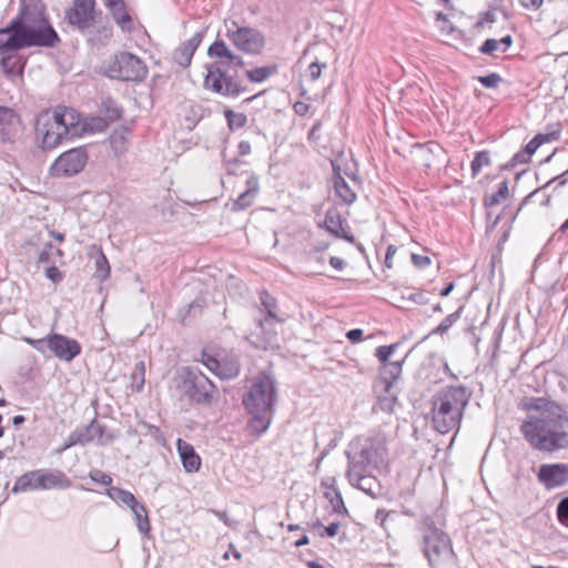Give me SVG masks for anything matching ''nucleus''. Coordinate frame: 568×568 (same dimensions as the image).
Here are the masks:
<instances>
[{"instance_id": "f257e3e1", "label": "nucleus", "mask_w": 568, "mask_h": 568, "mask_svg": "<svg viewBox=\"0 0 568 568\" xmlns=\"http://www.w3.org/2000/svg\"><path fill=\"white\" fill-rule=\"evenodd\" d=\"M520 433L536 450L551 454L568 448V413L554 406L544 417L528 415L520 424Z\"/></svg>"}, {"instance_id": "f03ea898", "label": "nucleus", "mask_w": 568, "mask_h": 568, "mask_svg": "<svg viewBox=\"0 0 568 568\" xmlns=\"http://www.w3.org/2000/svg\"><path fill=\"white\" fill-rule=\"evenodd\" d=\"M276 402V382L271 375L260 374L251 381L242 397V404L251 415L246 424V429L251 435L260 437L268 429Z\"/></svg>"}, {"instance_id": "7ed1b4c3", "label": "nucleus", "mask_w": 568, "mask_h": 568, "mask_svg": "<svg viewBox=\"0 0 568 568\" xmlns=\"http://www.w3.org/2000/svg\"><path fill=\"white\" fill-rule=\"evenodd\" d=\"M81 115L73 109L58 106L42 111L36 119V141L44 151L53 150L78 134Z\"/></svg>"}, {"instance_id": "20e7f679", "label": "nucleus", "mask_w": 568, "mask_h": 568, "mask_svg": "<svg viewBox=\"0 0 568 568\" xmlns=\"http://www.w3.org/2000/svg\"><path fill=\"white\" fill-rule=\"evenodd\" d=\"M468 402L469 393L464 386L442 390L433 402L434 428L440 434H446L457 427Z\"/></svg>"}, {"instance_id": "39448f33", "label": "nucleus", "mask_w": 568, "mask_h": 568, "mask_svg": "<svg viewBox=\"0 0 568 568\" xmlns=\"http://www.w3.org/2000/svg\"><path fill=\"white\" fill-rule=\"evenodd\" d=\"M16 22V37L11 39L13 47H20V49L29 47L53 48L60 42L58 33L44 19L37 24H32L23 18L17 17Z\"/></svg>"}, {"instance_id": "423d86ee", "label": "nucleus", "mask_w": 568, "mask_h": 568, "mask_svg": "<svg viewBox=\"0 0 568 568\" xmlns=\"http://www.w3.org/2000/svg\"><path fill=\"white\" fill-rule=\"evenodd\" d=\"M23 339L42 355L51 354L64 362H71L81 353L80 343L62 334H50L38 339L31 337Z\"/></svg>"}, {"instance_id": "0eeeda50", "label": "nucleus", "mask_w": 568, "mask_h": 568, "mask_svg": "<svg viewBox=\"0 0 568 568\" xmlns=\"http://www.w3.org/2000/svg\"><path fill=\"white\" fill-rule=\"evenodd\" d=\"M148 73L145 63L130 52L115 54L106 69L108 77L122 81H142Z\"/></svg>"}, {"instance_id": "6e6552de", "label": "nucleus", "mask_w": 568, "mask_h": 568, "mask_svg": "<svg viewBox=\"0 0 568 568\" xmlns=\"http://www.w3.org/2000/svg\"><path fill=\"white\" fill-rule=\"evenodd\" d=\"M227 39L241 51L248 54H258L265 45V38L261 31L250 27H239L235 21L226 24Z\"/></svg>"}, {"instance_id": "1a4fd4ad", "label": "nucleus", "mask_w": 568, "mask_h": 568, "mask_svg": "<svg viewBox=\"0 0 568 568\" xmlns=\"http://www.w3.org/2000/svg\"><path fill=\"white\" fill-rule=\"evenodd\" d=\"M88 159L84 146L70 149L54 160L50 166V174L54 178L74 176L85 168Z\"/></svg>"}, {"instance_id": "9d476101", "label": "nucleus", "mask_w": 568, "mask_h": 568, "mask_svg": "<svg viewBox=\"0 0 568 568\" xmlns=\"http://www.w3.org/2000/svg\"><path fill=\"white\" fill-rule=\"evenodd\" d=\"M95 0H73L65 10V21L81 33H91L97 23Z\"/></svg>"}, {"instance_id": "9b49d317", "label": "nucleus", "mask_w": 568, "mask_h": 568, "mask_svg": "<svg viewBox=\"0 0 568 568\" xmlns=\"http://www.w3.org/2000/svg\"><path fill=\"white\" fill-rule=\"evenodd\" d=\"M428 531H432L433 537L437 538L436 542L430 544L432 536L428 535V564L432 568H442L452 565L454 554L448 535L439 531L437 528H433L429 524Z\"/></svg>"}, {"instance_id": "f8f14e48", "label": "nucleus", "mask_w": 568, "mask_h": 568, "mask_svg": "<svg viewBox=\"0 0 568 568\" xmlns=\"http://www.w3.org/2000/svg\"><path fill=\"white\" fill-rule=\"evenodd\" d=\"M186 393L197 404H211L215 394L214 384L199 369L187 371L184 382Z\"/></svg>"}, {"instance_id": "ddd939ff", "label": "nucleus", "mask_w": 568, "mask_h": 568, "mask_svg": "<svg viewBox=\"0 0 568 568\" xmlns=\"http://www.w3.org/2000/svg\"><path fill=\"white\" fill-rule=\"evenodd\" d=\"M204 87L215 93L227 97H237L244 90L224 72H222L221 69L215 64L207 67V74L204 79Z\"/></svg>"}, {"instance_id": "4468645a", "label": "nucleus", "mask_w": 568, "mask_h": 568, "mask_svg": "<svg viewBox=\"0 0 568 568\" xmlns=\"http://www.w3.org/2000/svg\"><path fill=\"white\" fill-rule=\"evenodd\" d=\"M537 479L547 490L562 487L568 483V464H542L539 466Z\"/></svg>"}, {"instance_id": "2eb2a0df", "label": "nucleus", "mask_w": 568, "mask_h": 568, "mask_svg": "<svg viewBox=\"0 0 568 568\" xmlns=\"http://www.w3.org/2000/svg\"><path fill=\"white\" fill-rule=\"evenodd\" d=\"M36 470L41 490L67 489L72 485L71 480L60 469L41 468Z\"/></svg>"}, {"instance_id": "dca6fc26", "label": "nucleus", "mask_w": 568, "mask_h": 568, "mask_svg": "<svg viewBox=\"0 0 568 568\" xmlns=\"http://www.w3.org/2000/svg\"><path fill=\"white\" fill-rule=\"evenodd\" d=\"M385 452V446L381 440L368 438L363 443L359 452L355 453V455L366 464L377 468L384 463Z\"/></svg>"}, {"instance_id": "f3484780", "label": "nucleus", "mask_w": 568, "mask_h": 568, "mask_svg": "<svg viewBox=\"0 0 568 568\" xmlns=\"http://www.w3.org/2000/svg\"><path fill=\"white\" fill-rule=\"evenodd\" d=\"M204 37V31L196 32L191 39L181 43L174 51L173 59L181 67H189Z\"/></svg>"}, {"instance_id": "a211bd4d", "label": "nucleus", "mask_w": 568, "mask_h": 568, "mask_svg": "<svg viewBox=\"0 0 568 568\" xmlns=\"http://www.w3.org/2000/svg\"><path fill=\"white\" fill-rule=\"evenodd\" d=\"M332 183L336 196L339 197L343 203L349 205L356 201L357 195L354 186L346 182L344 175L342 174L341 168L334 163Z\"/></svg>"}, {"instance_id": "6ab92c4d", "label": "nucleus", "mask_w": 568, "mask_h": 568, "mask_svg": "<svg viewBox=\"0 0 568 568\" xmlns=\"http://www.w3.org/2000/svg\"><path fill=\"white\" fill-rule=\"evenodd\" d=\"M207 55L219 59L223 65H243V59L234 54L223 40L214 41L207 49Z\"/></svg>"}, {"instance_id": "aec40b11", "label": "nucleus", "mask_w": 568, "mask_h": 568, "mask_svg": "<svg viewBox=\"0 0 568 568\" xmlns=\"http://www.w3.org/2000/svg\"><path fill=\"white\" fill-rule=\"evenodd\" d=\"M383 369L381 372L379 378L376 381L374 385L375 392H378L379 388L385 393H389V389L393 388L394 382L398 378L402 372V361L388 362L383 364Z\"/></svg>"}, {"instance_id": "412c9836", "label": "nucleus", "mask_w": 568, "mask_h": 568, "mask_svg": "<svg viewBox=\"0 0 568 568\" xmlns=\"http://www.w3.org/2000/svg\"><path fill=\"white\" fill-rule=\"evenodd\" d=\"M178 453L180 455L183 468L187 473H195L201 467V458L195 453L194 447L187 442L179 438L176 442Z\"/></svg>"}, {"instance_id": "4be33fe9", "label": "nucleus", "mask_w": 568, "mask_h": 568, "mask_svg": "<svg viewBox=\"0 0 568 568\" xmlns=\"http://www.w3.org/2000/svg\"><path fill=\"white\" fill-rule=\"evenodd\" d=\"M105 8L110 11L112 18L116 22V24L123 31L132 30V19L125 9V3L123 0H102Z\"/></svg>"}, {"instance_id": "5701e85b", "label": "nucleus", "mask_w": 568, "mask_h": 568, "mask_svg": "<svg viewBox=\"0 0 568 568\" xmlns=\"http://www.w3.org/2000/svg\"><path fill=\"white\" fill-rule=\"evenodd\" d=\"M324 225L327 232L334 234L337 237L345 239L348 242H354V236L343 227V220L341 213L336 209H328L325 214Z\"/></svg>"}, {"instance_id": "b1692460", "label": "nucleus", "mask_w": 568, "mask_h": 568, "mask_svg": "<svg viewBox=\"0 0 568 568\" xmlns=\"http://www.w3.org/2000/svg\"><path fill=\"white\" fill-rule=\"evenodd\" d=\"M0 65L3 72L9 77H18L22 74L26 61L18 51H7L1 53Z\"/></svg>"}, {"instance_id": "393cba45", "label": "nucleus", "mask_w": 568, "mask_h": 568, "mask_svg": "<svg viewBox=\"0 0 568 568\" xmlns=\"http://www.w3.org/2000/svg\"><path fill=\"white\" fill-rule=\"evenodd\" d=\"M258 179L250 176L246 180V190L242 192L233 203L234 211H242L247 209L258 193Z\"/></svg>"}, {"instance_id": "a878e982", "label": "nucleus", "mask_w": 568, "mask_h": 568, "mask_svg": "<svg viewBox=\"0 0 568 568\" xmlns=\"http://www.w3.org/2000/svg\"><path fill=\"white\" fill-rule=\"evenodd\" d=\"M19 123L18 114L10 108L0 105V130L3 142L11 141V128Z\"/></svg>"}, {"instance_id": "bb28decb", "label": "nucleus", "mask_w": 568, "mask_h": 568, "mask_svg": "<svg viewBox=\"0 0 568 568\" xmlns=\"http://www.w3.org/2000/svg\"><path fill=\"white\" fill-rule=\"evenodd\" d=\"M89 255L94 258L97 277L101 281H105L110 276L111 267L102 248L98 245H92Z\"/></svg>"}, {"instance_id": "cd10ccee", "label": "nucleus", "mask_w": 568, "mask_h": 568, "mask_svg": "<svg viewBox=\"0 0 568 568\" xmlns=\"http://www.w3.org/2000/svg\"><path fill=\"white\" fill-rule=\"evenodd\" d=\"M260 300H261V304H262L263 308L266 312V317L258 321V325H260L261 329H264V326L266 324H268L270 321H274L277 323L283 321L276 314V308H277L276 300L271 294H268L266 291H263L260 294Z\"/></svg>"}, {"instance_id": "c85d7f7f", "label": "nucleus", "mask_w": 568, "mask_h": 568, "mask_svg": "<svg viewBox=\"0 0 568 568\" xmlns=\"http://www.w3.org/2000/svg\"><path fill=\"white\" fill-rule=\"evenodd\" d=\"M560 134L561 130L559 125L549 130L547 133H538L525 145L524 150L532 156L541 144L559 140Z\"/></svg>"}, {"instance_id": "c756f323", "label": "nucleus", "mask_w": 568, "mask_h": 568, "mask_svg": "<svg viewBox=\"0 0 568 568\" xmlns=\"http://www.w3.org/2000/svg\"><path fill=\"white\" fill-rule=\"evenodd\" d=\"M97 429L95 425H88L85 427L77 428L71 432L67 437V440L62 447V450H65L75 445H85L92 440V430Z\"/></svg>"}, {"instance_id": "7c9ffc66", "label": "nucleus", "mask_w": 568, "mask_h": 568, "mask_svg": "<svg viewBox=\"0 0 568 568\" xmlns=\"http://www.w3.org/2000/svg\"><path fill=\"white\" fill-rule=\"evenodd\" d=\"M32 490H41L38 484L37 470H30L19 476L11 491L13 494H21Z\"/></svg>"}, {"instance_id": "2f4dec72", "label": "nucleus", "mask_w": 568, "mask_h": 568, "mask_svg": "<svg viewBox=\"0 0 568 568\" xmlns=\"http://www.w3.org/2000/svg\"><path fill=\"white\" fill-rule=\"evenodd\" d=\"M524 410L538 412L539 415H535L536 417H544L546 412L550 410L554 406H559L558 404L548 400L545 397H525L520 404Z\"/></svg>"}, {"instance_id": "473e14b6", "label": "nucleus", "mask_w": 568, "mask_h": 568, "mask_svg": "<svg viewBox=\"0 0 568 568\" xmlns=\"http://www.w3.org/2000/svg\"><path fill=\"white\" fill-rule=\"evenodd\" d=\"M346 456L348 459V480L356 479V477L363 475H371L372 469L375 468L374 466L366 464L364 460H362L359 457H357L355 454H352L351 452H346Z\"/></svg>"}, {"instance_id": "72a5a7b5", "label": "nucleus", "mask_w": 568, "mask_h": 568, "mask_svg": "<svg viewBox=\"0 0 568 568\" xmlns=\"http://www.w3.org/2000/svg\"><path fill=\"white\" fill-rule=\"evenodd\" d=\"M129 131L126 129L114 130L110 135V145L116 156L124 154L129 149Z\"/></svg>"}, {"instance_id": "f704fd0d", "label": "nucleus", "mask_w": 568, "mask_h": 568, "mask_svg": "<svg viewBox=\"0 0 568 568\" xmlns=\"http://www.w3.org/2000/svg\"><path fill=\"white\" fill-rule=\"evenodd\" d=\"M17 22L16 18L10 21V23L0 29V54L6 53L7 51H18L20 47H13L11 44V39L16 37Z\"/></svg>"}, {"instance_id": "c9c22d12", "label": "nucleus", "mask_w": 568, "mask_h": 568, "mask_svg": "<svg viewBox=\"0 0 568 568\" xmlns=\"http://www.w3.org/2000/svg\"><path fill=\"white\" fill-rule=\"evenodd\" d=\"M349 484L369 496H375L378 493L379 484L377 479L372 475H363L356 477V479L348 480Z\"/></svg>"}, {"instance_id": "e433bc0d", "label": "nucleus", "mask_w": 568, "mask_h": 568, "mask_svg": "<svg viewBox=\"0 0 568 568\" xmlns=\"http://www.w3.org/2000/svg\"><path fill=\"white\" fill-rule=\"evenodd\" d=\"M108 496L118 504H123L131 508L133 505L138 503L134 495L128 490H124L119 487H110L106 489Z\"/></svg>"}, {"instance_id": "4c0bfd02", "label": "nucleus", "mask_w": 568, "mask_h": 568, "mask_svg": "<svg viewBox=\"0 0 568 568\" xmlns=\"http://www.w3.org/2000/svg\"><path fill=\"white\" fill-rule=\"evenodd\" d=\"M135 517L138 529L141 534H148L151 529L150 520L148 517L144 505L139 501L130 508Z\"/></svg>"}, {"instance_id": "58836bf2", "label": "nucleus", "mask_w": 568, "mask_h": 568, "mask_svg": "<svg viewBox=\"0 0 568 568\" xmlns=\"http://www.w3.org/2000/svg\"><path fill=\"white\" fill-rule=\"evenodd\" d=\"M463 307L447 315L435 328L428 332V337L434 335L444 336L449 328L460 318Z\"/></svg>"}, {"instance_id": "ea45409f", "label": "nucleus", "mask_w": 568, "mask_h": 568, "mask_svg": "<svg viewBox=\"0 0 568 568\" xmlns=\"http://www.w3.org/2000/svg\"><path fill=\"white\" fill-rule=\"evenodd\" d=\"M89 36V41L93 44H104L112 38V27L110 24H103L94 27Z\"/></svg>"}, {"instance_id": "a19ab883", "label": "nucleus", "mask_w": 568, "mask_h": 568, "mask_svg": "<svg viewBox=\"0 0 568 568\" xmlns=\"http://www.w3.org/2000/svg\"><path fill=\"white\" fill-rule=\"evenodd\" d=\"M376 394L378 400L374 408L385 413H393L397 398L392 393V389H389V393H385L383 389L379 388V390L376 392Z\"/></svg>"}, {"instance_id": "79ce46f5", "label": "nucleus", "mask_w": 568, "mask_h": 568, "mask_svg": "<svg viewBox=\"0 0 568 568\" xmlns=\"http://www.w3.org/2000/svg\"><path fill=\"white\" fill-rule=\"evenodd\" d=\"M240 374V364L237 359H222L221 368H219L217 376L222 379H231Z\"/></svg>"}, {"instance_id": "37998d69", "label": "nucleus", "mask_w": 568, "mask_h": 568, "mask_svg": "<svg viewBox=\"0 0 568 568\" xmlns=\"http://www.w3.org/2000/svg\"><path fill=\"white\" fill-rule=\"evenodd\" d=\"M509 196V187L508 182L505 180L498 184V190L484 197L485 206H495L499 204L503 200H506Z\"/></svg>"}, {"instance_id": "c03bdc74", "label": "nucleus", "mask_w": 568, "mask_h": 568, "mask_svg": "<svg viewBox=\"0 0 568 568\" xmlns=\"http://www.w3.org/2000/svg\"><path fill=\"white\" fill-rule=\"evenodd\" d=\"M491 163L489 151L483 150L475 153V156L470 163L471 176L476 178L484 166H489Z\"/></svg>"}, {"instance_id": "a18cd8bd", "label": "nucleus", "mask_w": 568, "mask_h": 568, "mask_svg": "<svg viewBox=\"0 0 568 568\" xmlns=\"http://www.w3.org/2000/svg\"><path fill=\"white\" fill-rule=\"evenodd\" d=\"M130 378L132 390L141 392L145 382V364L143 361L135 364Z\"/></svg>"}, {"instance_id": "49530a36", "label": "nucleus", "mask_w": 568, "mask_h": 568, "mask_svg": "<svg viewBox=\"0 0 568 568\" xmlns=\"http://www.w3.org/2000/svg\"><path fill=\"white\" fill-rule=\"evenodd\" d=\"M556 181L558 182V186L565 185L567 183V181H568V169L565 172H562L561 174H559V175L552 178L551 180H549L541 187H538V189L534 190L532 192H530L527 196L524 197V200L520 203V206H525L535 196H537L540 193V191L547 189L551 183H554Z\"/></svg>"}, {"instance_id": "de8ad7c7", "label": "nucleus", "mask_w": 568, "mask_h": 568, "mask_svg": "<svg viewBox=\"0 0 568 568\" xmlns=\"http://www.w3.org/2000/svg\"><path fill=\"white\" fill-rule=\"evenodd\" d=\"M276 72L275 67H260L246 71V77L251 82L261 83Z\"/></svg>"}, {"instance_id": "09e8293b", "label": "nucleus", "mask_w": 568, "mask_h": 568, "mask_svg": "<svg viewBox=\"0 0 568 568\" xmlns=\"http://www.w3.org/2000/svg\"><path fill=\"white\" fill-rule=\"evenodd\" d=\"M90 425L97 426V429L92 430V433H91L92 440H97L98 444H100L102 446L109 445L114 440L115 436L111 433H108L105 430V427L103 425H101L100 423H98L95 419H93L90 423Z\"/></svg>"}, {"instance_id": "8fccbe9b", "label": "nucleus", "mask_w": 568, "mask_h": 568, "mask_svg": "<svg viewBox=\"0 0 568 568\" xmlns=\"http://www.w3.org/2000/svg\"><path fill=\"white\" fill-rule=\"evenodd\" d=\"M224 114L231 130L242 129L247 123V116L244 113L226 110Z\"/></svg>"}, {"instance_id": "3c124183", "label": "nucleus", "mask_w": 568, "mask_h": 568, "mask_svg": "<svg viewBox=\"0 0 568 568\" xmlns=\"http://www.w3.org/2000/svg\"><path fill=\"white\" fill-rule=\"evenodd\" d=\"M531 155L526 153L524 149L513 155V158L501 166V170H508L515 168L518 164H527L530 162Z\"/></svg>"}, {"instance_id": "603ef678", "label": "nucleus", "mask_w": 568, "mask_h": 568, "mask_svg": "<svg viewBox=\"0 0 568 568\" xmlns=\"http://www.w3.org/2000/svg\"><path fill=\"white\" fill-rule=\"evenodd\" d=\"M62 251L58 247H54L51 243L44 245V247L39 253V262L40 263H49L53 260V255L62 256Z\"/></svg>"}, {"instance_id": "864d4df0", "label": "nucleus", "mask_w": 568, "mask_h": 568, "mask_svg": "<svg viewBox=\"0 0 568 568\" xmlns=\"http://www.w3.org/2000/svg\"><path fill=\"white\" fill-rule=\"evenodd\" d=\"M332 488H333V493H334V497H331V504H332L333 510L336 514L346 515L347 509L345 507L341 491L333 485H332Z\"/></svg>"}, {"instance_id": "5fc2aeb1", "label": "nucleus", "mask_w": 568, "mask_h": 568, "mask_svg": "<svg viewBox=\"0 0 568 568\" xmlns=\"http://www.w3.org/2000/svg\"><path fill=\"white\" fill-rule=\"evenodd\" d=\"M477 81L487 89H496L501 83L503 78L498 73L491 72L487 75L478 77Z\"/></svg>"}, {"instance_id": "6e6d98bb", "label": "nucleus", "mask_w": 568, "mask_h": 568, "mask_svg": "<svg viewBox=\"0 0 568 568\" xmlns=\"http://www.w3.org/2000/svg\"><path fill=\"white\" fill-rule=\"evenodd\" d=\"M556 516L562 526L568 527V496L559 500L556 508Z\"/></svg>"}, {"instance_id": "4d7b16f0", "label": "nucleus", "mask_w": 568, "mask_h": 568, "mask_svg": "<svg viewBox=\"0 0 568 568\" xmlns=\"http://www.w3.org/2000/svg\"><path fill=\"white\" fill-rule=\"evenodd\" d=\"M397 346H398L397 344L379 346L376 348L375 355L379 359L381 363L386 364V363H388L390 356L394 354Z\"/></svg>"}, {"instance_id": "13d9d810", "label": "nucleus", "mask_w": 568, "mask_h": 568, "mask_svg": "<svg viewBox=\"0 0 568 568\" xmlns=\"http://www.w3.org/2000/svg\"><path fill=\"white\" fill-rule=\"evenodd\" d=\"M435 23L444 34H450L454 31L453 24L443 12H437Z\"/></svg>"}, {"instance_id": "bf43d9fd", "label": "nucleus", "mask_w": 568, "mask_h": 568, "mask_svg": "<svg viewBox=\"0 0 568 568\" xmlns=\"http://www.w3.org/2000/svg\"><path fill=\"white\" fill-rule=\"evenodd\" d=\"M90 478L95 483H100V484H103L106 486L111 485V483H112V478L110 475H108L101 470H98V469L92 470L90 473Z\"/></svg>"}, {"instance_id": "052dcab7", "label": "nucleus", "mask_w": 568, "mask_h": 568, "mask_svg": "<svg viewBox=\"0 0 568 568\" xmlns=\"http://www.w3.org/2000/svg\"><path fill=\"white\" fill-rule=\"evenodd\" d=\"M499 48L496 39H487L479 48V52L483 54H493Z\"/></svg>"}, {"instance_id": "680f3d73", "label": "nucleus", "mask_w": 568, "mask_h": 568, "mask_svg": "<svg viewBox=\"0 0 568 568\" xmlns=\"http://www.w3.org/2000/svg\"><path fill=\"white\" fill-rule=\"evenodd\" d=\"M203 364L212 372H214L216 375H217V372H219V368H221V361L213 357V356H210V355H206V354H203Z\"/></svg>"}, {"instance_id": "e2e57ef3", "label": "nucleus", "mask_w": 568, "mask_h": 568, "mask_svg": "<svg viewBox=\"0 0 568 568\" xmlns=\"http://www.w3.org/2000/svg\"><path fill=\"white\" fill-rule=\"evenodd\" d=\"M45 276L53 283H59L63 280V275L57 266L48 267L45 271Z\"/></svg>"}, {"instance_id": "0e129e2a", "label": "nucleus", "mask_w": 568, "mask_h": 568, "mask_svg": "<svg viewBox=\"0 0 568 568\" xmlns=\"http://www.w3.org/2000/svg\"><path fill=\"white\" fill-rule=\"evenodd\" d=\"M455 287V284L454 282H448L442 290H438V287L436 285H433L428 292L429 293H437L438 292V295L439 296H447Z\"/></svg>"}, {"instance_id": "69168bd1", "label": "nucleus", "mask_w": 568, "mask_h": 568, "mask_svg": "<svg viewBox=\"0 0 568 568\" xmlns=\"http://www.w3.org/2000/svg\"><path fill=\"white\" fill-rule=\"evenodd\" d=\"M212 513L220 519L222 520L227 527H231V528H234L236 526V521L231 519L226 511H222V510H212Z\"/></svg>"}, {"instance_id": "338daca9", "label": "nucleus", "mask_w": 568, "mask_h": 568, "mask_svg": "<svg viewBox=\"0 0 568 568\" xmlns=\"http://www.w3.org/2000/svg\"><path fill=\"white\" fill-rule=\"evenodd\" d=\"M326 64L323 63V64H318L317 62H313L308 65V73H310V78L315 81L320 78L321 75V71H322V68L325 67Z\"/></svg>"}, {"instance_id": "774afa93", "label": "nucleus", "mask_w": 568, "mask_h": 568, "mask_svg": "<svg viewBox=\"0 0 568 568\" xmlns=\"http://www.w3.org/2000/svg\"><path fill=\"white\" fill-rule=\"evenodd\" d=\"M363 335H364V331L361 329V328H354V329H351L346 333V337L352 342V343H357L359 341H362L363 338Z\"/></svg>"}]
</instances>
